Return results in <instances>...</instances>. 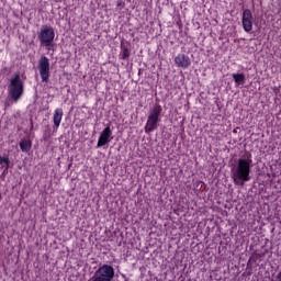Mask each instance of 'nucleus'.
<instances>
[{
    "instance_id": "1",
    "label": "nucleus",
    "mask_w": 281,
    "mask_h": 281,
    "mask_svg": "<svg viewBox=\"0 0 281 281\" xmlns=\"http://www.w3.org/2000/svg\"><path fill=\"white\" fill-rule=\"evenodd\" d=\"M251 164H254L251 156L237 160V165L232 169L235 186H245L247 181H251Z\"/></svg>"
},
{
    "instance_id": "2",
    "label": "nucleus",
    "mask_w": 281,
    "mask_h": 281,
    "mask_svg": "<svg viewBox=\"0 0 281 281\" xmlns=\"http://www.w3.org/2000/svg\"><path fill=\"white\" fill-rule=\"evenodd\" d=\"M23 79H21V75H19V72H15L8 80V93L10 100H12L13 102H19V100H21V97L23 95Z\"/></svg>"
},
{
    "instance_id": "3",
    "label": "nucleus",
    "mask_w": 281,
    "mask_h": 281,
    "mask_svg": "<svg viewBox=\"0 0 281 281\" xmlns=\"http://www.w3.org/2000/svg\"><path fill=\"white\" fill-rule=\"evenodd\" d=\"M37 38L42 47H46L47 52L52 50L54 47V38H56V32L52 26H42L37 34Z\"/></svg>"
},
{
    "instance_id": "4",
    "label": "nucleus",
    "mask_w": 281,
    "mask_h": 281,
    "mask_svg": "<svg viewBox=\"0 0 281 281\" xmlns=\"http://www.w3.org/2000/svg\"><path fill=\"white\" fill-rule=\"evenodd\" d=\"M161 105L156 104L153 106V109L149 111V115L147 117V123L145 125V133H153V131H157V127L159 126L161 115Z\"/></svg>"
},
{
    "instance_id": "5",
    "label": "nucleus",
    "mask_w": 281,
    "mask_h": 281,
    "mask_svg": "<svg viewBox=\"0 0 281 281\" xmlns=\"http://www.w3.org/2000/svg\"><path fill=\"white\" fill-rule=\"evenodd\" d=\"M113 278H115V269L110 265H103L94 272L92 281H111Z\"/></svg>"
},
{
    "instance_id": "6",
    "label": "nucleus",
    "mask_w": 281,
    "mask_h": 281,
    "mask_svg": "<svg viewBox=\"0 0 281 281\" xmlns=\"http://www.w3.org/2000/svg\"><path fill=\"white\" fill-rule=\"evenodd\" d=\"M37 69L42 78V82H49V58L42 56L37 61Z\"/></svg>"
},
{
    "instance_id": "7",
    "label": "nucleus",
    "mask_w": 281,
    "mask_h": 281,
    "mask_svg": "<svg viewBox=\"0 0 281 281\" xmlns=\"http://www.w3.org/2000/svg\"><path fill=\"white\" fill-rule=\"evenodd\" d=\"M110 142H113V130H111V126H106L99 136L97 147L102 148V146H106Z\"/></svg>"
},
{
    "instance_id": "8",
    "label": "nucleus",
    "mask_w": 281,
    "mask_h": 281,
    "mask_svg": "<svg viewBox=\"0 0 281 281\" xmlns=\"http://www.w3.org/2000/svg\"><path fill=\"white\" fill-rule=\"evenodd\" d=\"M241 23L244 32H251L254 30V14L251 10L245 9L243 12Z\"/></svg>"
},
{
    "instance_id": "9",
    "label": "nucleus",
    "mask_w": 281,
    "mask_h": 281,
    "mask_svg": "<svg viewBox=\"0 0 281 281\" xmlns=\"http://www.w3.org/2000/svg\"><path fill=\"white\" fill-rule=\"evenodd\" d=\"M175 63L178 67H182V69H188L191 65L190 57L183 54L177 55Z\"/></svg>"
},
{
    "instance_id": "10",
    "label": "nucleus",
    "mask_w": 281,
    "mask_h": 281,
    "mask_svg": "<svg viewBox=\"0 0 281 281\" xmlns=\"http://www.w3.org/2000/svg\"><path fill=\"white\" fill-rule=\"evenodd\" d=\"M63 115H64L63 109L57 108L53 115V122H54L55 128H58L60 126V123L63 122Z\"/></svg>"
},
{
    "instance_id": "11",
    "label": "nucleus",
    "mask_w": 281,
    "mask_h": 281,
    "mask_svg": "<svg viewBox=\"0 0 281 281\" xmlns=\"http://www.w3.org/2000/svg\"><path fill=\"white\" fill-rule=\"evenodd\" d=\"M20 148H21L22 153H30V150H32V140L22 139L20 142Z\"/></svg>"
},
{
    "instance_id": "12",
    "label": "nucleus",
    "mask_w": 281,
    "mask_h": 281,
    "mask_svg": "<svg viewBox=\"0 0 281 281\" xmlns=\"http://www.w3.org/2000/svg\"><path fill=\"white\" fill-rule=\"evenodd\" d=\"M233 78L237 87H240V85H245L246 78L244 74H233Z\"/></svg>"
},
{
    "instance_id": "13",
    "label": "nucleus",
    "mask_w": 281,
    "mask_h": 281,
    "mask_svg": "<svg viewBox=\"0 0 281 281\" xmlns=\"http://www.w3.org/2000/svg\"><path fill=\"white\" fill-rule=\"evenodd\" d=\"M131 56V49L126 48V46L121 45V53H120V57L123 60H126V58H128Z\"/></svg>"
},
{
    "instance_id": "14",
    "label": "nucleus",
    "mask_w": 281,
    "mask_h": 281,
    "mask_svg": "<svg viewBox=\"0 0 281 281\" xmlns=\"http://www.w3.org/2000/svg\"><path fill=\"white\" fill-rule=\"evenodd\" d=\"M0 168L8 170V168H10V161L8 159V157H2L0 156Z\"/></svg>"
},
{
    "instance_id": "15",
    "label": "nucleus",
    "mask_w": 281,
    "mask_h": 281,
    "mask_svg": "<svg viewBox=\"0 0 281 281\" xmlns=\"http://www.w3.org/2000/svg\"><path fill=\"white\" fill-rule=\"evenodd\" d=\"M8 173V169H3V172H2V175H7Z\"/></svg>"
}]
</instances>
